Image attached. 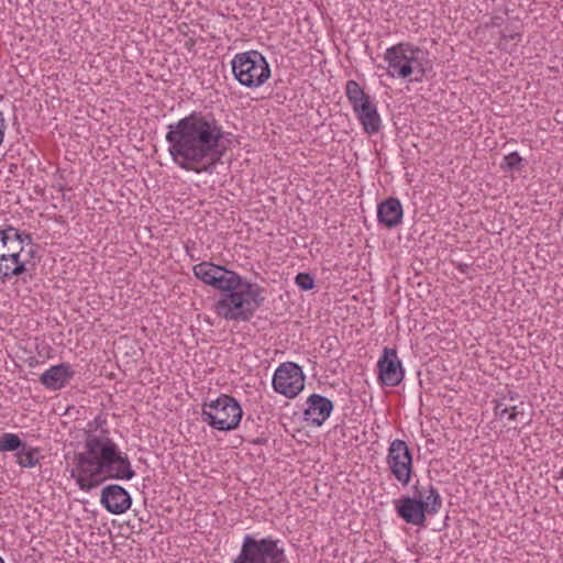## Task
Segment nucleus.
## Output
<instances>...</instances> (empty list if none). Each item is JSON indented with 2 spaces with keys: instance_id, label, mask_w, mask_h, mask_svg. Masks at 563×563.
<instances>
[{
  "instance_id": "1",
  "label": "nucleus",
  "mask_w": 563,
  "mask_h": 563,
  "mask_svg": "<svg viewBox=\"0 0 563 563\" xmlns=\"http://www.w3.org/2000/svg\"><path fill=\"white\" fill-rule=\"evenodd\" d=\"M167 129L168 153L184 170L211 173L228 151L230 133L212 112L192 111Z\"/></svg>"
},
{
  "instance_id": "2",
  "label": "nucleus",
  "mask_w": 563,
  "mask_h": 563,
  "mask_svg": "<svg viewBox=\"0 0 563 563\" xmlns=\"http://www.w3.org/2000/svg\"><path fill=\"white\" fill-rule=\"evenodd\" d=\"M135 476L126 453L108 437L90 432L85 441V451L75 453L70 477L81 490L89 492L107 478L130 481Z\"/></svg>"
},
{
  "instance_id": "3",
  "label": "nucleus",
  "mask_w": 563,
  "mask_h": 563,
  "mask_svg": "<svg viewBox=\"0 0 563 563\" xmlns=\"http://www.w3.org/2000/svg\"><path fill=\"white\" fill-rule=\"evenodd\" d=\"M217 277L211 286L220 291L213 305L217 316L227 321H250L265 301L264 288L224 266Z\"/></svg>"
},
{
  "instance_id": "4",
  "label": "nucleus",
  "mask_w": 563,
  "mask_h": 563,
  "mask_svg": "<svg viewBox=\"0 0 563 563\" xmlns=\"http://www.w3.org/2000/svg\"><path fill=\"white\" fill-rule=\"evenodd\" d=\"M412 488L413 496H401L395 501V510L405 522L424 526L427 514L435 515L441 510L442 498L432 484L421 486L417 481Z\"/></svg>"
},
{
  "instance_id": "5",
  "label": "nucleus",
  "mask_w": 563,
  "mask_h": 563,
  "mask_svg": "<svg viewBox=\"0 0 563 563\" xmlns=\"http://www.w3.org/2000/svg\"><path fill=\"white\" fill-rule=\"evenodd\" d=\"M424 55H428V53L408 42L388 47L384 54L388 64L387 75L391 78L404 79L415 74L413 80L421 82L427 73L423 63Z\"/></svg>"
},
{
  "instance_id": "6",
  "label": "nucleus",
  "mask_w": 563,
  "mask_h": 563,
  "mask_svg": "<svg viewBox=\"0 0 563 563\" xmlns=\"http://www.w3.org/2000/svg\"><path fill=\"white\" fill-rule=\"evenodd\" d=\"M232 563H289V560L282 540L272 536L257 538L245 534Z\"/></svg>"
},
{
  "instance_id": "7",
  "label": "nucleus",
  "mask_w": 563,
  "mask_h": 563,
  "mask_svg": "<svg viewBox=\"0 0 563 563\" xmlns=\"http://www.w3.org/2000/svg\"><path fill=\"white\" fill-rule=\"evenodd\" d=\"M231 67L234 78L246 88L261 87L271 77L268 62L255 49L235 54Z\"/></svg>"
},
{
  "instance_id": "8",
  "label": "nucleus",
  "mask_w": 563,
  "mask_h": 563,
  "mask_svg": "<svg viewBox=\"0 0 563 563\" xmlns=\"http://www.w3.org/2000/svg\"><path fill=\"white\" fill-rule=\"evenodd\" d=\"M345 96L364 132L369 135L378 133L382 128V120L369 95L363 90L357 81L351 79L346 81Z\"/></svg>"
},
{
  "instance_id": "9",
  "label": "nucleus",
  "mask_w": 563,
  "mask_h": 563,
  "mask_svg": "<svg viewBox=\"0 0 563 563\" xmlns=\"http://www.w3.org/2000/svg\"><path fill=\"white\" fill-rule=\"evenodd\" d=\"M1 240L2 251H7L8 254L5 260L10 267V279L15 276H21L27 273L30 268V262L22 258V252L24 245L33 244L32 235L25 231H21L11 224H3Z\"/></svg>"
},
{
  "instance_id": "10",
  "label": "nucleus",
  "mask_w": 563,
  "mask_h": 563,
  "mask_svg": "<svg viewBox=\"0 0 563 563\" xmlns=\"http://www.w3.org/2000/svg\"><path fill=\"white\" fill-rule=\"evenodd\" d=\"M273 387L287 398L296 397L305 387V375L301 367L294 362L282 363L273 376Z\"/></svg>"
},
{
  "instance_id": "11",
  "label": "nucleus",
  "mask_w": 563,
  "mask_h": 563,
  "mask_svg": "<svg viewBox=\"0 0 563 563\" xmlns=\"http://www.w3.org/2000/svg\"><path fill=\"white\" fill-rule=\"evenodd\" d=\"M387 463L391 474L402 485L410 483L412 474V456L411 452L402 440H394L390 444Z\"/></svg>"
},
{
  "instance_id": "12",
  "label": "nucleus",
  "mask_w": 563,
  "mask_h": 563,
  "mask_svg": "<svg viewBox=\"0 0 563 563\" xmlns=\"http://www.w3.org/2000/svg\"><path fill=\"white\" fill-rule=\"evenodd\" d=\"M203 415L209 418V422H241L243 411L235 398L221 395L203 404Z\"/></svg>"
},
{
  "instance_id": "13",
  "label": "nucleus",
  "mask_w": 563,
  "mask_h": 563,
  "mask_svg": "<svg viewBox=\"0 0 563 563\" xmlns=\"http://www.w3.org/2000/svg\"><path fill=\"white\" fill-rule=\"evenodd\" d=\"M377 367L378 378L385 386H397L404 379L405 371L395 349L384 347Z\"/></svg>"
},
{
  "instance_id": "14",
  "label": "nucleus",
  "mask_w": 563,
  "mask_h": 563,
  "mask_svg": "<svg viewBox=\"0 0 563 563\" xmlns=\"http://www.w3.org/2000/svg\"><path fill=\"white\" fill-rule=\"evenodd\" d=\"M101 505L112 515H122L132 505V497L128 490L118 485H107L101 490Z\"/></svg>"
},
{
  "instance_id": "15",
  "label": "nucleus",
  "mask_w": 563,
  "mask_h": 563,
  "mask_svg": "<svg viewBox=\"0 0 563 563\" xmlns=\"http://www.w3.org/2000/svg\"><path fill=\"white\" fill-rule=\"evenodd\" d=\"M75 371L69 363L52 365L38 378V382L49 390H59L74 378Z\"/></svg>"
},
{
  "instance_id": "16",
  "label": "nucleus",
  "mask_w": 563,
  "mask_h": 563,
  "mask_svg": "<svg viewBox=\"0 0 563 563\" xmlns=\"http://www.w3.org/2000/svg\"><path fill=\"white\" fill-rule=\"evenodd\" d=\"M333 410L332 401L318 394H312L307 399V408L305 409L306 420L311 417V422H324Z\"/></svg>"
},
{
  "instance_id": "17",
  "label": "nucleus",
  "mask_w": 563,
  "mask_h": 563,
  "mask_svg": "<svg viewBox=\"0 0 563 563\" xmlns=\"http://www.w3.org/2000/svg\"><path fill=\"white\" fill-rule=\"evenodd\" d=\"M377 218L387 228L397 227L402 219V206L397 198L390 197L378 203Z\"/></svg>"
},
{
  "instance_id": "18",
  "label": "nucleus",
  "mask_w": 563,
  "mask_h": 563,
  "mask_svg": "<svg viewBox=\"0 0 563 563\" xmlns=\"http://www.w3.org/2000/svg\"><path fill=\"white\" fill-rule=\"evenodd\" d=\"M196 278L200 279L206 285L212 286L217 275L220 273V265H216L211 262H201L196 264L192 268Z\"/></svg>"
},
{
  "instance_id": "19",
  "label": "nucleus",
  "mask_w": 563,
  "mask_h": 563,
  "mask_svg": "<svg viewBox=\"0 0 563 563\" xmlns=\"http://www.w3.org/2000/svg\"><path fill=\"white\" fill-rule=\"evenodd\" d=\"M40 451L24 443L22 448L15 453L16 463L21 467L32 468L38 464Z\"/></svg>"
},
{
  "instance_id": "20",
  "label": "nucleus",
  "mask_w": 563,
  "mask_h": 563,
  "mask_svg": "<svg viewBox=\"0 0 563 563\" xmlns=\"http://www.w3.org/2000/svg\"><path fill=\"white\" fill-rule=\"evenodd\" d=\"M495 415L500 419L505 418L508 420H516L520 415V419H523V411L519 410V407L516 405H509L505 400L499 401L495 406Z\"/></svg>"
},
{
  "instance_id": "21",
  "label": "nucleus",
  "mask_w": 563,
  "mask_h": 563,
  "mask_svg": "<svg viewBox=\"0 0 563 563\" xmlns=\"http://www.w3.org/2000/svg\"><path fill=\"white\" fill-rule=\"evenodd\" d=\"M23 442L18 434L14 433H2L0 435V452H18Z\"/></svg>"
},
{
  "instance_id": "22",
  "label": "nucleus",
  "mask_w": 563,
  "mask_h": 563,
  "mask_svg": "<svg viewBox=\"0 0 563 563\" xmlns=\"http://www.w3.org/2000/svg\"><path fill=\"white\" fill-rule=\"evenodd\" d=\"M522 167V157L518 152L506 155L500 164V168L506 172L519 170Z\"/></svg>"
},
{
  "instance_id": "23",
  "label": "nucleus",
  "mask_w": 563,
  "mask_h": 563,
  "mask_svg": "<svg viewBox=\"0 0 563 563\" xmlns=\"http://www.w3.org/2000/svg\"><path fill=\"white\" fill-rule=\"evenodd\" d=\"M295 283L301 290H310L314 287V278L309 273H298Z\"/></svg>"
},
{
  "instance_id": "24",
  "label": "nucleus",
  "mask_w": 563,
  "mask_h": 563,
  "mask_svg": "<svg viewBox=\"0 0 563 563\" xmlns=\"http://www.w3.org/2000/svg\"><path fill=\"white\" fill-rule=\"evenodd\" d=\"M5 130H7V121H5L3 112L0 111V146L3 143Z\"/></svg>"
},
{
  "instance_id": "25",
  "label": "nucleus",
  "mask_w": 563,
  "mask_h": 563,
  "mask_svg": "<svg viewBox=\"0 0 563 563\" xmlns=\"http://www.w3.org/2000/svg\"><path fill=\"white\" fill-rule=\"evenodd\" d=\"M212 429H216L218 431H231L238 429L240 424H209Z\"/></svg>"
},
{
  "instance_id": "26",
  "label": "nucleus",
  "mask_w": 563,
  "mask_h": 563,
  "mask_svg": "<svg viewBox=\"0 0 563 563\" xmlns=\"http://www.w3.org/2000/svg\"><path fill=\"white\" fill-rule=\"evenodd\" d=\"M519 36H520V34H518V33H507L506 31H503V33H501V37L506 41H514Z\"/></svg>"
},
{
  "instance_id": "27",
  "label": "nucleus",
  "mask_w": 563,
  "mask_h": 563,
  "mask_svg": "<svg viewBox=\"0 0 563 563\" xmlns=\"http://www.w3.org/2000/svg\"><path fill=\"white\" fill-rule=\"evenodd\" d=\"M192 424H189V423H186V424H179V432L181 434H185V433H190V427Z\"/></svg>"
},
{
  "instance_id": "28",
  "label": "nucleus",
  "mask_w": 563,
  "mask_h": 563,
  "mask_svg": "<svg viewBox=\"0 0 563 563\" xmlns=\"http://www.w3.org/2000/svg\"><path fill=\"white\" fill-rule=\"evenodd\" d=\"M266 441H267V439L264 437H258L256 439L251 440V442L254 444H264V443H266Z\"/></svg>"
},
{
  "instance_id": "29",
  "label": "nucleus",
  "mask_w": 563,
  "mask_h": 563,
  "mask_svg": "<svg viewBox=\"0 0 563 563\" xmlns=\"http://www.w3.org/2000/svg\"><path fill=\"white\" fill-rule=\"evenodd\" d=\"M503 19L500 16H494L492 18V25L493 26H499L501 24Z\"/></svg>"
},
{
  "instance_id": "30",
  "label": "nucleus",
  "mask_w": 563,
  "mask_h": 563,
  "mask_svg": "<svg viewBox=\"0 0 563 563\" xmlns=\"http://www.w3.org/2000/svg\"><path fill=\"white\" fill-rule=\"evenodd\" d=\"M457 269L461 272V273H466L467 269H468V265L467 264H464V263H461L457 265Z\"/></svg>"
},
{
  "instance_id": "31",
  "label": "nucleus",
  "mask_w": 563,
  "mask_h": 563,
  "mask_svg": "<svg viewBox=\"0 0 563 563\" xmlns=\"http://www.w3.org/2000/svg\"><path fill=\"white\" fill-rule=\"evenodd\" d=\"M558 478L563 479V468L559 472V477Z\"/></svg>"
},
{
  "instance_id": "32",
  "label": "nucleus",
  "mask_w": 563,
  "mask_h": 563,
  "mask_svg": "<svg viewBox=\"0 0 563 563\" xmlns=\"http://www.w3.org/2000/svg\"><path fill=\"white\" fill-rule=\"evenodd\" d=\"M283 427L285 428V431H286V432H289V431H290L289 429H287V424H286V423H283Z\"/></svg>"
},
{
  "instance_id": "33",
  "label": "nucleus",
  "mask_w": 563,
  "mask_h": 563,
  "mask_svg": "<svg viewBox=\"0 0 563 563\" xmlns=\"http://www.w3.org/2000/svg\"><path fill=\"white\" fill-rule=\"evenodd\" d=\"M93 422H95V423L101 422V421H100V418H99V417H97V418L93 420Z\"/></svg>"
},
{
  "instance_id": "34",
  "label": "nucleus",
  "mask_w": 563,
  "mask_h": 563,
  "mask_svg": "<svg viewBox=\"0 0 563 563\" xmlns=\"http://www.w3.org/2000/svg\"><path fill=\"white\" fill-rule=\"evenodd\" d=\"M29 255H30V256H33V255H34V251H33V250H30V251H29Z\"/></svg>"
},
{
  "instance_id": "35",
  "label": "nucleus",
  "mask_w": 563,
  "mask_h": 563,
  "mask_svg": "<svg viewBox=\"0 0 563 563\" xmlns=\"http://www.w3.org/2000/svg\"><path fill=\"white\" fill-rule=\"evenodd\" d=\"M312 427H321L322 424L320 423H317V424H311Z\"/></svg>"
},
{
  "instance_id": "36",
  "label": "nucleus",
  "mask_w": 563,
  "mask_h": 563,
  "mask_svg": "<svg viewBox=\"0 0 563 563\" xmlns=\"http://www.w3.org/2000/svg\"><path fill=\"white\" fill-rule=\"evenodd\" d=\"M291 431H294V432H295V431H298V432H299V429H297V428H292V429H291Z\"/></svg>"
},
{
  "instance_id": "37",
  "label": "nucleus",
  "mask_w": 563,
  "mask_h": 563,
  "mask_svg": "<svg viewBox=\"0 0 563 563\" xmlns=\"http://www.w3.org/2000/svg\"><path fill=\"white\" fill-rule=\"evenodd\" d=\"M0 563H5L4 560L0 556Z\"/></svg>"
}]
</instances>
